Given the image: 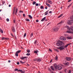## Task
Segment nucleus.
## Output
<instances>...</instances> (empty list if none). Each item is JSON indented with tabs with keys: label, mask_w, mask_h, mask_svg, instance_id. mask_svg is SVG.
Here are the masks:
<instances>
[{
	"label": "nucleus",
	"mask_w": 73,
	"mask_h": 73,
	"mask_svg": "<svg viewBox=\"0 0 73 73\" xmlns=\"http://www.w3.org/2000/svg\"><path fill=\"white\" fill-rule=\"evenodd\" d=\"M54 67L55 69H58L59 70H61L62 68V67L61 66H60L59 65L57 66V64H54Z\"/></svg>",
	"instance_id": "f257e3e1"
},
{
	"label": "nucleus",
	"mask_w": 73,
	"mask_h": 73,
	"mask_svg": "<svg viewBox=\"0 0 73 73\" xmlns=\"http://www.w3.org/2000/svg\"><path fill=\"white\" fill-rule=\"evenodd\" d=\"M56 44L58 46H61L62 45V42L60 41V40H58Z\"/></svg>",
	"instance_id": "f03ea898"
},
{
	"label": "nucleus",
	"mask_w": 73,
	"mask_h": 73,
	"mask_svg": "<svg viewBox=\"0 0 73 73\" xmlns=\"http://www.w3.org/2000/svg\"><path fill=\"white\" fill-rule=\"evenodd\" d=\"M66 28H67L69 30V31H70L72 30V31H73V26L71 27L70 28L68 26H66Z\"/></svg>",
	"instance_id": "7ed1b4c3"
},
{
	"label": "nucleus",
	"mask_w": 73,
	"mask_h": 73,
	"mask_svg": "<svg viewBox=\"0 0 73 73\" xmlns=\"http://www.w3.org/2000/svg\"><path fill=\"white\" fill-rule=\"evenodd\" d=\"M68 23L69 25H71L72 23H73V19L69 20L68 21Z\"/></svg>",
	"instance_id": "20e7f679"
},
{
	"label": "nucleus",
	"mask_w": 73,
	"mask_h": 73,
	"mask_svg": "<svg viewBox=\"0 0 73 73\" xmlns=\"http://www.w3.org/2000/svg\"><path fill=\"white\" fill-rule=\"evenodd\" d=\"M21 52V50H18L15 53V56L17 57L19 56V53H20V52Z\"/></svg>",
	"instance_id": "39448f33"
},
{
	"label": "nucleus",
	"mask_w": 73,
	"mask_h": 73,
	"mask_svg": "<svg viewBox=\"0 0 73 73\" xmlns=\"http://www.w3.org/2000/svg\"><path fill=\"white\" fill-rule=\"evenodd\" d=\"M60 50H64L65 49V46L64 45H62L60 47Z\"/></svg>",
	"instance_id": "423d86ee"
},
{
	"label": "nucleus",
	"mask_w": 73,
	"mask_h": 73,
	"mask_svg": "<svg viewBox=\"0 0 73 73\" xmlns=\"http://www.w3.org/2000/svg\"><path fill=\"white\" fill-rule=\"evenodd\" d=\"M66 38L68 40H72V36H68L66 37Z\"/></svg>",
	"instance_id": "0eeeda50"
},
{
	"label": "nucleus",
	"mask_w": 73,
	"mask_h": 73,
	"mask_svg": "<svg viewBox=\"0 0 73 73\" xmlns=\"http://www.w3.org/2000/svg\"><path fill=\"white\" fill-rule=\"evenodd\" d=\"M20 59H21V60H24V59H25V58H27V57H21L20 58Z\"/></svg>",
	"instance_id": "6e6552de"
},
{
	"label": "nucleus",
	"mask_w": 73,
	"mask_h": 73,
	"mask_svg": "<svg viewBox=\"0 0 73 73\" xmlns=\"http://www.w3.org/2000/svg\"><path fill=\"white\" fill-rule=\"evenodd\" d=\"M66 59L67 60V61H70V60H71V58H70V57H66Z\"/></svg>",
	"instance_id": "1a4fd4ad"
},
{
	"label": "nucleus",
	"mask_w": 73,
	"mask_h": 73,
	"mask_svg": "<svg viewBox=\"0 0 73 73\" xmlns=\"http://www.w3.org/2000/svg\"><path fill=\"white\" fill-rule=\"evenodd\" d=\"M12 31L13 32H16V31L15 30V27H13L12 28Z\"/></svg>",
	"instance_id": "9d476101"
},
{
	"label": "nucleus",
	"mask_w": 73,
	"mask_h": 73,
	"mask_svg": "<svg viewBox=\"0 0 73 73\" xmlns=\"http://www.w3.org/2000/svg\"><path fill=\"white\" fill-rule=\"evenodd\" d=\"M59 29L58 28H55L54 30L55 32H57L58 31Z\"/></svg>",
	"instance_id": "9b49d317"
},
{
	"label": "nucleus",
	"mask_w": 73,
	"mask_h": 73,
	"mask_svg": "<svg viewBox=\"0 0 73 73\" xmlns=\"http://www.w3.org/2000/svg\"><path fill=\"white\" fill-rule=\"evenodd\" d=\"M46 5H47V6L48 7H49V8L50 7V4H49L46 3Z\"/></svg>",
	"instance_id": "f8f14e48"
},
{
	"label": "nucleus",
	"mask_w": 73,
	"mask_h": 73,
	"mask_svg": "<svg viewBox=\"0 0 73 73\" xmlns=\"http://www.w3.org/2000/svg\"><path fill=\"white\" fill-rule=\"evenodd\" d=\"M48 12H49V10L47 11L46 12H45V14L44 15L45 16L46 15H48Z\"/></svg>",
	"instance_id": "ddd939ff"
},
{
	"label": "nucleus",
	"mask_w": 73,
	"mask_h": 73,
	"mask_svg": "<svg viewBox=\"0 0 73 73\" xmlns=\"http://www.w3.org/2000/svg\"><path fill=\"white\" fill-rule=\"evenodd\" d=\"M60 39L62 40H65L64 39V37L62 36L60 37Z\"/></svg>",
	"instance_id": "4468645a"
},
{
	"label": "nucleus",
	"mask_w": 73,
	"mask_h": 73,
	"mask_svg": "<svg viewBox=\"0 0 73 73\" xmlns=\"http://www.w3.org/2000/svg\"><path fill=\"white\" fill-rule=\"evenodd\" d=\"M18 71H19V72H21V73H25V72L23 71V70H19Z\"/></svg>",
	"instance_id": "2eb2a0df"
},
{
	"label": "nucleus",
	"mask_w": 73,
	"mask_h": 73,
	"mask_svg": "<svg viewBox=\"0 0 73 73\" xmlns=\"http://www.w3.org/2000/svg\"><path fill=\"white\" fill-rule=\"evenodd\" d=\"M46 19V17H45L41 20V21H44V20H45Z\"/></svg>",
	"instance_id": "dca6fc26"
},
{
	"label": "nucleus",
	"mask_w": 73,
	"mask_h": 73,
	"mask_svg": "<svg viewBox=\"0 0 73 73\" xmlns=\"http://www.w3.org/2000/svg\"><path fill=\"white\" fill-rule=\"evenodd\" d=\"M64 65H68L69 64V63L68 62H67V63H63Z\"/></svg>",
	"instance_id": "f3484780"
},
{
	"label": "nucleus",
	"mask_w": 73,
	"mask_h": 73,
	"mask_svg": "<svg viewBox=\"0 0 73 73\" xmlns=\"http://www.w3.org/2000/svg\"><path fill=\"white\" fill-rule=\"evenodd\" d=\"M1 39L2 40H7V38L3 37L1 38Z\"/></svg>",
	"instance_id": "a211bd4d"
},
{
	"label": "nucleus",
	"mask_w": 73,
	"mask_h": 73,
	"mask_svg": "<svg viewBox=\"0 0 73 73\" xmlns=\"http://www.w3.org/2000/svg\"><path fill=\"white\" fill-rule=\"evenodd\" d=\"M41 61V60L40 58H37V62H40Z\"/></svg>",
	"instance_id": "6ab92c4d"
},
{
	"label": "nucleus",
	"mask_w": 73,
	"mask_h": 73,
	"mask_svg": "<svg viewBox=\"0 0 73 73\" xmlns=\"http://www.w3.org/2000/svg\"><path fill=\"white\" fill-rule=\"evenodd\" d=\"M18 9L17 8L16 9L15 12V14L16 15H17V10Z\"/></svg>",
	"instance_id": "aec40b11"
},
{
	"label": "nucleus",
	"mask_w": 73,
	"mask_h": 73,
	"mask_svg": "<svg viewBox=\"0 0 73 73\" xmlns=\"http://www.w3.org/2000/svg\"><path fill=\"white\" fill-rule=\"evenodd\" d=\"M0 32L1 33H3V30L1 29H0Z\"/></svg>",
	"instance_id": "412c9836"
},
{
	"label": "nucleus",
	"mask_w": 73,
	"mask_h": 73,
	"mask_svg": "<svg viewBox=\"0 0 73 73\" xmlns=\"http://www.w3.org/2000/svg\"><path fill=\"white\" fill-rule=\"evenodd\" d=\"M70 44H67L66 45H65V46H64V48H67V47H68V45H70Z\"/></svg>",
	"instance_id": "4be33fe9"
},
{
	"label": "nucleus",
	"mask_w": 73,
	"mask_h": 73,
	"mask_svg": "<svg viewBox=\"0 0 73 73\" xmlns=\"http://www.w3.org/2000/svg\"><path fill=\"white\" fill-rule=\"evenodd\" d=\"M63 15V14H62L61 15H59L58 17V18H60V17H62Z\"/></svg>",
	"instance_id": "5701e85b"
},
{
	"label": "nucleus",
	"mask_w": 73,
	"mask_h": 73,
	"mask_svg": "<svg viewBox=\"0 0 73 73\" xmlns=\"http://www.w3.org/2000/svg\"><path fill=\"white\" fill-rule=\"evenodd\" d=\"M54 50L55 51H56V52H59V51L58 50L56 49H54Z\"/></svg>",
	"instance_id": "b1692460"
},
{
	"label": "nucleus",
	"mask_w": 73,
	"mask_h": 73,
	"mask_svg": "<svg viewBox=\"0 0 73 73\" xmlns=\"http://www.w3.org/2000/svg\"><path fill=\"white\" fill-rule=\"evenodd\" d=\"M50 68L52 70H54V68L53 67V66H51Z\"/></svg>",
	"instance_id": "393cba45"
},
{
	"label": "nucleus",
	"mask_w": 73,
	"mask_h": 73,
	"mask_svg": "<svg viewBox=\"0 0 73 73\" xmlns=\"http://www.w3.org/2000/svg\"><path fill=\"white\" fill-rule=\"evenodd\" d=\"M38 52H39V51L38 50H37V51L36 50V51H34V53H35L37 54V53H38Z\"/></svg>",
	"instance_id": "a878e982"
},
{
	"label": "nucleus",
	"mask_w": 73,
	"mask_h": 73,
	"mask_svg": "<svg viewBox=\"0 0 73 73\" xmlns=\"http://www.w3.org/2000/svg\"><path fill=\"white\" fill-rule=\"evenodd\" d=\"M29 17H30V19H32V17L30 15H29Z\"/></svg>",
	"instance_id": "bb28decb"
},
{
	"label": "nucleus",
	"mask_w": 73,
	"mask_h": 73,
	"mask_svg": "<svg viewBox=\"0 0 73 73\" xmlns=\"http://www.w3.org/2000/svg\"><path fill=\"white\" fill-rule=\"evenodd\" d=\"M33 33H31L30 35V36L31 37H32V36H33Z\"/></svg>",
	"instance_id": "cd10ccee"
},
{
	"label": "nucleus",
	"mask_w": 73,
	"mask_h": 73,
	"mask_svg": "<svg viewBox=\"0 0 73 73\" xmlns=\"http://www.w3.org/2000/svg\"><path fill=\"white\" fill-rule=\"evenodd\" d=\"M15 71H18V72H19V70H18V69L17 68H15L14 70Z\"/></svg>",
	"instance_id": "c85d7f7f"
},
{
	"label": "nucleus",
	"mask_w": 73,
	"mask_h": 73,
	"mask_svg": "<svg viewBox=\"0 0 73 73\" xmlns=\"http://www.w3.org/2000/svg\"><path fill=\"white\" fill-rule=\"evenodd\" d=\"M40 8L42 9H44V6H40Z\"/></svg>",
	"instance_id": "c756f323"
},
{
	"label": "nucleus",
	"mask_w": 73,
	"mask_h": 73,
	"mask_svg": "<svg viewBox=\"0 0 73 73\" xmlns=\"http://www.w3.org/2000/svg\"><path fill=\"white\" fill-rule=\"evenodd\" d=\"M64 23V21H61L60 22H59L58 24H61L62 23Z\"/></svg>",
	"instance_id": "7c9ffc66"
},
{
	"label": "nucleus",
	"mask_w": 73,
	"mask_h": 73,
	"mask_svg": "<svg viewBox=\"0 0 73 73\" xmlns=\"http://www.w3.org/2000/svg\"><path fill=\"white\" fill-rule=\"evenodd\" d=\"M48 3H51L52 2V1L48 0Z\"/></svg>",
	"instance_id": "2f4dec72"
},
{
	"label": "nucleus",
	"mask_w": 73,
	"mask_h": 73,
	"mask_svg": "<svg viewBox=\"0 0 73 73\" xmlns=\"http://www.w3.org/2000/svg\"><path fill=\"white\" fill-rule=\"evenodd\" d=\"M25 20H26V21H30L29 19L27 18Z\"/></svg>",
	"instance_id": "473e14b6"
},
{
	"label": "nucleus",
	"mask_w": 73,
	"mask_h": 73,
	"mask_svg": "<svg viewBox=\"0 0 73 73\" xmlns=\"http://www.w3.org/2000/svg\"><path fill=\"white\" fill-rule=\"evenodd\" d=\"M48 70L50 72V73H51V72H52V70H51V69L50 68L48 69Z\"/></svg>",
	"instance_id": "72a5a7b5"
},
{
	"label": "nucleus",
	"mask_w": 73,
	"mask_h": 73,
	"mask_svg": "<svg viewBox=\"0 0 73 73\" xmlns=\"http://www.w3.org/2000/svg\"><path fill=\"white\" fill-rule=\"evenodd\" d=\"M36 2L34 1L33 3V5H35V4H36Z\"/></svg>",
	"instance_id": "f704fd0d"
},
{
	"label": "nucleus",
	"mask_w": 73,
	"mask_h": 73,
	"mask_svg": "<svg viewBox=\"0 0 73 73\" xmlns=\"http://www.w3.org/2000/svg\"><path fill=\"white\" fill-rule=\"evenodd\" d=\"M20 62L21 64H24V62H22L21 61H20Z\"/></svg>",
	"instance_id": "c9c22d12"
},
{
	"label": "nucleus",
	"mask_w": 73,
	"mask_h": 73,
	"mask_svg": "<svg viewBox=\"0 0 73 73\" xmlns=\"http://www.w3.org/2000/svg\"><path fill=\"white\" fill-rule=\"evenodd\" d=\"M27 56H30L31 55L30 53H27L26 54Z\"/></svg>",
	"instance_id": "e433bc0d"
},
{
	"label": "nucleus",
	"mask_w": 73,
	"mask_h": 73,
	"mask_svg": "<svg viewBox=\"0 0 73 73\" xmlns=\"http://www.w3.org/2000/svg\"><path fill=\"white\" fill-rule=\"evenodd\" d=\"M27 53H29L30 52V50H27Z\"/></svg>",
	"instance_id": "4c0bfd02"
},
{
	"label": "nucleus",
	"mask_w": 73,
	"mask_h": 73,
	"mask_svg": "<svg viewBox=\"0 0 73 73\" xmlns=\"http://www.w3.org/2000/svg\"><path fill=\"white\" fill-rule=\"evenodd\" d=\"M55 58V60H57L58 59V57H57V56H56V57Z\"/></svg>",
	"instance_id": "58836bf2"
},
{
	"label": "nucleus",
	"mask_w": 73,
	"mask_h": 73,
	"mask_svg": "<svg viewBox=\"0 0 73 73\" xmlns=\"http://www.w3.org/2000/svg\"><path fill=\"white\" fill-rule=\"evenodd\" d=\"M26 35H27V33H25L24 35V37H25L26 36Z\"/></svg>",
	"instance_id": "ea45409f"
},
{
	"label": "nucleus",
	"mask_w": 73,
	"mask_h": 73,
	"mask_svg": "<svg viewBox=\"0 0 73 73\" xmlns=\"http://www.w3.org/2000/svg\"><path fill=\"white\" fill-rule=\"evenodd\" d=\"M6 21H7L8 22L9 21V19L7 18L6 19Z\"/></svg>",
	"instance_id": "a19ab883"
},
{
	"label": "nucleus",
	"mask_w": 73,
	"mask_h": 73,
	"mask_svg": "<svg viewBox=\"0 0 73 73\" xmlns=\"http://www.w3.org/2000/svg\"><path fill=\"white\" fill-rule=\"evenodd\" d=\"M11 36H12L13 37H14V36H13V34H12V33H11Z\"/></svg>",
	"instance_id": "79ce46f5"
},
{
	"label": "nucleus",
	"mask_w": 73,
	"mask_h": 73,
	"mask_svg": "<svg viewBox=\"0 0 73 73\" xmlns=\"http://www.w3.org/2000/svg\"><path fill=\"white\" fill-rule=\"evenodd\" d=\"M34 61H37V58H35L34 59Z\"/></svg>",
	"instance_id": "37998d69"
},
{
	"label": "nucleus",
	"mask_w": 73,
	"mask_h": 73,
	"mask_svg": "<svg viewBox=\"0 0 73 73\" xmlns=\"http://www.w3.org/2000/svg\"><path fill=\"white\" fill-rule=\"evenodd\" d=\"M3 1L2 2L3 4V5H4V4H5V1Z\"/></svg>",
	"instance_id": "c03bdc74"
},
{
	"label": "nucleus",
	"mask_w": 73,
	"mask_h": 73,
	"mask_svg": "<svg viewBox=\"0 0 73 73\" xmlns=\"http://www.w3.org/2000/svg\"><path fill=\"white\" fill-rule=\"evenodd\" d=\"M36 6H38V3H36L35 4Z\"/></svg>",
	"instance_id": "a18cd8bd"
},
{
	"label": "nucleus",
	"mask_w": 73,
	"mask_h": 73,
	"mask_svg": "<svg viewBox=\"0 0 73 73\" xmlns=\"http://www.w3.org/2000/svg\"><path fill=\"white\" fill-rule=\"evenodd\" d=\"M35 44H37V41L35 40Z\"/></svg>",
	"instance_id": "49530a36"
},
{
	"label": "nucleus",
	"mask_w": 73,
	"mask_h": 73,
	"mask_svg": "<svg viewBox=\"0 0 73 73\" xmlns=\"http://www.w3.org/2000/svg\"><path fill=\"white\" fill-rule=\"evenodd\" d=\"M72 3H71V4H70L69 5H68V7H69L70 6V5H72Z\"/></svg>",
	"instance_id": "de8ad7c7"
},
{
	"label": "nucleus",
	"mask_w": 73,
	"mask_h": 73,
	"mask_svg": "<svg viewBox=\"0 0 73 73\" xmlns=\"http://www.w3.org/2000/svg\"><path fill=\"white\" fill-rule=\"evenodd\" d=\"M49 51L50 52H52V50H51V49H49Z\"/></svg>",
	"instance_id": "09e8293b"
},
{
	"label": "nucleus",
	"mask_w": 73,
	"mask_h": 73,
	"mask_svg": "<svg viewBox=\"0 0 73 73\" xmlns=\"http://www.w3.org/2000/svg\"><path fill=\"white\" fill-rule=\"evenodd\" d=\"M38 20L37 19L36 20V22L37 23H38Z\"/></svg>",
	"instance_id": "8fccbe9b"
},
{
	"label": "nucleus",
	"mask_w": 73,
	"mask_h": 73,
	"mask_svg": "<svg viewBox=\"0 0 73 73\" xmlns=\"http://www.w3.org/2000/svg\"><path fill=\"white\" fill-rule=\"evenodd\" d=\"M72 0H68V2H70Z\"/></svg>",
	"instance_id": "3c124183"
},
{
	"label": "nucleus",
	"mask_w": 73,
	"mask_h": 73,
	"mask_svg": "<svg viewBox=\"0 0 73 73\" xmlns=\"http://www.w3.org/2000/svg\"><path fill=\"white\" fill-rule=\"evenodd\" d=\"M25 14H23V17H25Z\"/></svg>",
	"instance_id": "603ef678"
},
{
	"label": "nucleus",
	"mask_w": 73,
	"mask_h": 73,
	"mask_svg": "<svg viewBox=\"0 0 73 73\" xmlns=\"http://www.w3.org/2000/svg\"><path fill=\"white\" fill-rule=\"evenodd\" d=\"M68 73H71V71H70V70H69Z\"/></svg>",
	"instance_id": "864d4df0"
},
{
	"label": "nucleus",
	"mask_w": 73,
	"mask_h": 73,
	"mask_svg": "<svg viewBox=\"0 0 73 73\" xmlns=\"http://www.w3.org/2000/svg\"><path fill=\"white\" fill-rule=\"evenodd\" d=\"M17 65H19V62H17Z\"/></svg>",
	"instance_id": "5fc2aeb1"
},
{
	"label": "nucleus",
	"mask_w": 73,
	"mask_h": 73,
	"mask_svg": "<svg viewBox=\"0 0 73 73\" xmlns=\"http://www.w3.org/2000/svg\"><path fill=\"white\" fill-rule=\"evenodd\" d=\"M52 13V11H49V13Z\"/></svg>",
	"instance_id": "6e6d98bb"
},
{
	"label": "nucleus",
	"mask_w": 73,
	"mask_h": 73,
	"mask_svg": "<svg viewBox=\"0 0 73 73\" xmlns=\"http://www.w3.org/2000/svg\"><path fill=\"white\" fill-rule=\"evenodd\" d=\"M52 62V60H50V63H51V62Z\"/></svg>",
	"instance_id": "4d7b16f0"
},
{
	"label": "nucleus",
	"mask_w": 73,
	"mask_h": 73,
	"mask_svg": "<svg viewBox=\"0 0 73 73\" xmlns=\"http://www.w3.org/2000/svg\"><path fill=\"white\" fill-rule=\"evenodd\" d=\"M67 33H70V32L69 31H67L66 32Z\"/></svg>",
	"instance_id": "13d9d810"
},
{
	"label": "nucleus",
	"mask_w": 73,
	"mask_h": 73,
	"mask_svg": "<svg viewBox=\"0 0 73 73\" xmlns=\"http://www.w3.org/2000/svg\"><path fill=\"white\" fill-rule=\"evenodd\" d=\"M60 47H58L57 48V49H60Z\"/></svg>",
	"instance_id": "bf43d9fd"
},
{
	"label": "nucleus",
	"mask_w": 73,
	"mask_h": 73,
	"mask_svg": "<svg viewBox=\"0 0 73 73\" xmlns=\"http://www.w3.org/2000/svg\"><path fill=\"white\" fill-rule=\"evenodd\" d=\"M47 8H48V7H47V6H46V7H45V9H47Z\"/></svg>",
	"instance_id": "052dcab7"
},
{
	"label": "nucleus",
	"mask_w": 73,
	"mask_h": 73,
	"mask_svg": "<svg viewBox=\"0 0 73 73\" xmlns=\"http://www.w3.org/2000/svg\"><path fill=\"white\" fill-rule=\"evenodd\" d=\"M11 5H9V7H11Z\"/></svg>",
	"instance_id": "680f3d73"
},
{
	"label": "nucleus",
	"mask_w": 73,
	"mask_h": 73,
	"mask_svg": "<svg viewBox=\"0 0 73 73\" xmlns=\"http://www.w3.org/2000/svg\"><path fill=\"white\" fill-rule=\"evenodd\" d=\"M8 62H11V61L10 60H9L8 61Z\"/></svg>",
	"instance_id": "e2e57ef3"
},
{
	"label": "nucleus",
	"mask_w": 73,
	"mask_h": 73,
	"mask_svg": "<svg viewBox=\"0 0 73 73\" xmlns=\"http://www.w3.org/2000/svg\"><path fill=\"white\" fill-rule=\"evenodd\" d=\"M14 12H15V9H13V11Z\"/></svg>",
	"instance_id": "0e129e2a"
},
{
	"label": "nucleus",
	"mask_w": 73,
	"mask_h": 73,
	"mask_svg": "<svg viewBox=\"0 0 73 73\" xmlns=\"http://www.w3.org/2000/svg\"><path fill=\"white\" fill-rule=\"evenodd\" d=\"M16 9V7H14V8L13 9Z\"/></svg>",
	"instance_id": "69168bd1"
},
{
	"label": "nucleus",
	"mask_w": 73,
	"mask_h": 73,
	"mask_svg": "<svg viewBox=\"0 0 73 73\" xmlns=\"http://www.w3.org/2000/svg\"><path fill=\"white\" fill-rule=\"evenodd\" d=\"M13 22L14 23H15V20H14Z\"/></svg>",
	"instance_id": "338daca9"
},
{
	"label": "nucleus",
	"mask_w": 73,
	"mask_h": 73,
	"mask_svg": "<svg viewBox=\"0 0 73 73\" xmlns=\"http://www.w3.org/2000/svg\"><path fill=\"white\" fill-rule=\"evenodd\" d=\"M51 73H54V72H53V71H52Z\"/></svg>",
	"instance_id": "774afa93"
}]
</instances>
